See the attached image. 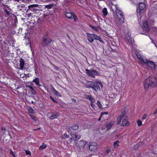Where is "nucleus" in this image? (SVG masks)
<instances>
[{"label":"nucleus","instance_id":"obj_4","mask_svg":"<svg viewBox=\"0 0 157 157\" xmlns=\"http://www.w3.org/2000/svg\"><path fill=\"white\" fill-rule=\"evenodd\" d=\"M86 75L89 77L95 78V75H99L98 72L94 69L89 70L86 69L85 70Z\"/></svg>","mask_w":157,"mask_h":157},{"label":"nucleus","instance_id":"obj_18","mask_svg":"<svg viewBox=\"0 0 157 157\" xmlns=\"http://www.w3.org/2000/svg\"><path fill=\"white\" fill-rule=\"evenodd\" d=\"M86 143L83 140H81L78 143V145L79 148L83 147L86 144Z\"/></svg>","mask_w":157,"mask_h":157},{"label":"nucleus","instance_id":"obj_25","mask_svg":"<svg viewBox=\"0 0 157 157\" xmlns=\"http://www.w3.org/2000/svg\"><path fill=\"white\" fill-rule=\"evenodd\" d=\"M108 112H104L103 113H101V117H102V116H104L105 115L106 116V118H105V120H107L109 117V115H108Z\"/></svg>","mask_w":157,"mask_h":157},{"label":"nucleus","instance_id":"obj_63","mask_svg":"<svg viewBox=\"0 0 157 157\" xmlns=\"http://www.w3.org/2000/svg\"><path fill=\"white\" fill-rule=\"evenodd\" d=\"M40 128H38L37 129H33V130L36 131V130H39V129H40Z\"/></svg>","mask_w":157,"mask_h":157},{"label":"nucleus","instance_id":"obj_10","mask_svg":"<svg viewBox=\"0 0 157 157\" xmlns=\"http://www.w3.org/2000/svg\"><path fill=\"white\" fill-rule=\"evenodd\" d=\"M33 85L34 84L32 82L29 83L26 85V87L31 90L32 94L35 95L36 94V92L34 89Z\"/></svg>","mask_w":157,"mask_h":157},{"label":"nucleus","instance_id":"obj_1","mask_svg":"<svg viewBox=\"0 0 157 157\" xmlns=\"http://www.w3.org/2000/svg\"><path fill=\"white\" fill-rule=\"evenodd\" d=\"M85 85L87 87L92 88L96 91H100V86L101 88L103 86L102 83L98 81L95 82L88 81L86 82Z\"/></svg>","mask_w":157,"mask_h":157},{"label":"nucleus","instance_id":"obj_60","mask_svg":"<svg viewBox=\"0 0 157 157\" xmlns=\"http://www.w3.org/2000/svg\"><path fill=\"white\" fill-rule=\"evenodd\" d=\"M102 117H103V118L105 120V118H106V116L105 115L104 116H102Z\"/></svg>","mask_w":157,"mask_h":157},{"label":"nucleus","instance_id":"obj_61","mask_svg":"<svg viewBox=\"0 0 157 157\" xmlns=\"http://www.w3.org/2000/svg\"><path fill=\"white\" fill-rule=\"evenodd\" d=\"M30 116L31 117V118H32V119H33V120H34V119H35V117H33V116L32 117V116H31V115H30Z\"/></svg>","mask_w":157,"mask_h":157},{"label":"nucleus","instance_id":"obj_9","mask_svg":"<svg viewBox=\"0 0 157 157\" xmlns=\"http://www.w3.org/2000/svg\"><path fill=\"white\" fill-rule=\"evenodd\" d=\"M142 28L144 32L148 33L149 31V27L147 21L143 23L142 25Z\"/></svg>","mask_w":157,"mask_h":157},{"label":"nucleus","instance_id":"obj_21","mask_svg":"<svg viewBox=\"0 0 157 157\" xmlns=\"http://www.w3.org/2000/svg\"><path fill=\"white\" fill-rule=\"evenodd\" d=\"M19 62L20 68L21 70H23L24 66V59L22 58H21L20 59Z\"/></svg>","mask_w":157,"mask_h":157},{"label":"nucleus","instance_id":"obj_58","mask_svg":"<svg viewBox=\"0 0 157 157\" xmlns=\"http://www.w3.org/2000/svg\"><path fill=\"white\" fill-rule=\"evenodd\" d=\"M89 26L90 27H91L93 29H94V26L91 25H90Z\"/></svg>","mask_w":157,"mask_h":157},{"label":"nucleus","instance_id":"obj_57","mask_svg":"<svg viewBox=\"0 0 157 157\" xmlns=\"http://www.w3.org/2000/svg\"><path fill=\"white\" fill-rule=\"evenodd\" d=\"M90 101H91V103H93L94 101V99H89Z\"/></svg>","mask_w":157,"mask_h":157},{"label":"nucleus","instance_id":"obj_35","mask_svg":"<svg viewBox=\"0 0 157 157\" xmlns=\"http://www.w3.org/2000/svg\"><path fill=\"white\" fill-rule=\"evenodd\" d=\"M119 143V141L118 140L116 141L113 144V145L114 147L116 146H117L118 145V144Z\"/></svg>","mask_w":157,"mask_h":157},{"label":"nucleus","instance_id":"obj_28","mask_svg":"<svg viewBox=\"0 0 157 157\" xmlns=\"http://www.w3.org/2000/svg\"><path fill=\"white\" fill-rule=\"evenodd\" d=\"M139 59L142 61L144 63H148L147 60L146 59H144L142 56H141L140 58H139Z\"/></svg>","mask_w":157,"mask_h":157},{"label":"nucleus","instance_id":"obj_41","mask_svg":"<svg viewBox=\"0 0 157 157\" xmlns=\"http://www.w3.org/2000/svg\"><path fill=\"white\" fill-rule=\"evenodd\" d=\"M72 138H70L67 141V143L68 144H71L72 142Z\"/></svg>","mask_w":157,"mask_h":157},{"label":"nucleus","instance_id":"obj_64","mask_svg":"<svg viewBox=\"0 0 157 157\" xmlns=\"http://www.w3.org/2000/svg\"><path fill=\"white\" fill-rule=\"evenodd\" d=\"M6 132L5 131H3L2 132V133H3V134H4L5 133H6Z\"/></svg>","mask_w":157,"mask_h":157},{"label":"nucleus","instance_id":"obj_15","mask_svg":"<svg viewBox=\"0 0 157 157\" xmlns=\"http://www.w3.org/2000/svg\"><path fill=\"white\" fill-rule=\"evenodd\" d=\"M148 63H145L146 64H147L148 66L151 68V69H154L156 67L155 65L154 62H152L151 61H149L147 60Z\"/></svg>","mask_w":157,"mask_h":157},{"label":"nucleus","instance_id":"obj_31","mask_svg":"<svg viewBox=\"0 0 157 157\" xmlns=\"http://www.w3.org/2000/svg\"><path fill=\"white\" fill-rule=\"evenodd\" d=\"M122 118L118 116L117 118V124H119Z\"/></svg>","mask_w":157,"mask_h":157},{"label":"nucleus","instance_id":"obj_49","mask_svg":"<svg viewBox=\"0 0 157 157\" xmlns=\"http://www.w3.org/2000/svg\"><path fill=\"white\" fill-rule=\"evenodd\" d=\"M147 117V115L146 114H144L142 117V120H144Z\"/></svg>","mask_w":157,"mask_h":157},{"label":"nucleus","instance_id":"obj_55","mask_svg":"<svg viewBox=\"0 0 157 157\" xmlns=\"http://www.w3.org/2000/svg\"><path fill=\"white\" fill-rule=\"evenodd\" d=\"M157 113V108L155 109V111L153 113V114L154 115L156 114Z\"/></svg>","mask_w":157,"mask_h":157},{"label":"nucleus","instance_id":"obj_27","mask_svg":"<svg viewBox=\"0 0 157 157\" xmlns=\"http://www.w3.org/2000/svg\"><path fill=\"white\" fill-rule=\"evenodd\" d=\"M102 12L104 16H106L108 14V11L107 8L105 7L102 10Z\"/></svg>","mask_w":157,"mask_h":157},{"label":"nucleus","instance_id":"obj_39","mask_svg":"<svg viewBox=\"0 0 157 157\" xmlns=\"http://www.w3.org/2000/svg\"><path fill=\"white\" fill-rule=\"evenodd\" d=\"M137 122L139 126H140L142 124V121L140 120H138Z\"/></svg>","mask_w":157,"mask_h":157},{"label":"nucleus","instance_id":"obj_6","mask_svg":"<svg viewBox=\"0 0 157 157\" xmlns=\"http://www.w3.org/2000/svg\"><path fill=\"white\" fill-rule=\"evenodd\" d=\"M98 147L97 144L95 142H93L90 143L89 145V149L91 151H96L97 150Z\"/></svg>","mask_w":157,"mask_h":157},{"label":"nucleus","instance_id":"obj_7","mask_svg":"<svg viewBox=\"0 0 157 157\" xmlns=\"http://www.w3.org/2000/svg\"><path fill=\"white\" fill-rule=\"evenodd\" d=\"M42 39V41L41 43V44L43 47L48 46L49 44L51 42V40L49 38L43 37Z\"/></svg>","mask_w":157,"mask_h":157},{"label":"nucleus","instance_id":"obj_56","mask_svg":"<svg viewBox=\"0 0 157 157\" xmlns=\"http://www.w3.org/2000/svg\"><path fill=\"white\" fill-rule=\"evenodd\" d=\"M127 40H128V39H131V35H128V37H127Z\"/></svg>","mask_w":157,"mask_h":157},{"label":"nucleus","instance_id":"obj_12","mask_svg":"<svg viewBox=\"0 0 157 157\" xmlns=\"http://www.w3.org/2000/svg\"><path fill=\"white\" fill-rule=\"evenodd\" d=\"M146 7L145 4L143 3H140L139 5V9H137V13H139L140 14L141 11L143 10Z\"/></svg>","mask_w":157,"mask_h":157},{"label":"nucleus","instance_id":"obj_42","mask_svg":"<svg viewBox=\"0 0 157 157\" xmlns=\"http://www.w3.org/2000/svg\"><path fill=\"white\" fill-rule=\"evenodd\" d=\"M25 152L27 155H31V153L29 150H26L25 151Z\"/></svg>","mask_w":157,"mask_h":157},{"label":"nucleus","instance_id":"obj_13","mask_svg":"<svg viewBox=\"0 0 157 157\" xmlns=\"http://www.w3.org/2000/svg\"><path fill=\"white\" fill-rule=\"evenodd\" d=\"M71 135V136L73 138L75 142L79 140L80 138V136H77L73 132H71V133H69Z\"/></svg>","mask_w":157,"mask_h":157},{"label":"nucleus","instance_id":"obj_38","mask_svg":"<svg viewBox=\"0 0 157 157\" xmlns=\"http://www.w3.org/2000/svg\"><path fill=\"white\" fill-rule=\"evenodd\" d=\"M69 137V136L66 133H64V134L63 135V138H68Z\"/></svg>","mask_w":157,"mask_h":157},{"label":"nucleus","instance_id":"obj_40","mask_svg":"<svg viewBox=\"0 0 157 157\" xmlns=\"http://www.w3.org/2000/svg\"><path fill=\"white\" fill-rule=\"evenodd\" d=\"M111 45L112 46H116V43L115 42H111V44H109V47Z\"/></svg>","mask_w":157,"mask_h":157},{"label":"nucleus","instance_id":"obj_52","mask_svg":"<svg viewBox=\"0 0 157 157\" xmlns=\"http://www.w3.org/2000/svg\"><path fill=\"white\" fill-rule=\"evenodd\" d=\"M94 29V30L95 31L97 32H98V29L97 28V27H96L95 26L94 27V29Z\"/></svg>","mask_w":157,"mask_h":157},{"label":"nucleus","instance_id":"obj_47","mask_svg":"<svg viewBox=\"0 0 157 157\" xmlns=\"http://www.w3.org/2000/svg\"><path fill=\"white\" fill-rule=\"evenodd\" d=\"M52 6L51 5H47L46 6V7L48 8V9H51L52 8Z\"/></svg>","mask_w":157,"mask_h":157},{"label":"nucleus","instance_id":"obj_5","mask_svg":"<svg viewBox=\"0 0 157 157\" xmlns=\"http://www.w3.org/2000/svg\"><path fill=\"white\" fill-rule=\"evenodd\" d=\"M116 12L117 18L119 22L122 23H124V18L122 12L118 8L116 9Z\"/></svg>","mask_w":157,"mask_h":157},{"label":"nucleus","instance_id":"obj_54","mask_svg":"<svg viewBox=\"0 0 157 157\" xmlns=\"http://www.w3.org/2000/svg\"><path fill=\"white\" fill-rule=\"evenodd\" d=\"M90 105L93 108H94L95 106L94 104H93V103H90Z\"/></svg>","mask_w":157,"mask_h":157},{"label":"nucleus","instance_id":"obj_45","mask_svg":"<svg viewBox=\"0 0 157 157\" xmlns=\"http://www.w3.org/2000/svg\"><path fill=\"white\" fill-rule=\"evenodd\" d=\"M53 67L54 68V69H56V70H59V67L56 66L55 65H53Z\"/></svg>","mask_w":157,"mask_h":157},{"label":"nucleus","instance_id":"obj_23","mask_svg":"<svg viewBox=\"0 0 157 157\" xmlns=\"http://www.w3.org/2000/svg\"><path fill=\"white\" fill-rule=\"evenodd\" d=\"M116 46H113L112 47L111 45H110V47L109 48V50L110 52H117V50L116 49Z\"/></svg>","mask_w":157,"mask_h":157},{"label":"nucleus","instance_id":"obj_51","mask_svg":"<svg viewBox=\"0 0 157 157\" xmlns=\"http://www.w3.org/2000/svg\"><path fill=\"white\" fill-rule=\"evenodd\" d=\"M154 70L156 74H157V64L156 65V67L154 69Z\"/></svg>","mask_w":157,"mask_h":157},{"label":"nucleus","instance_id":"obj_34","mask_svg":"<svg viewBox=\"0 0 157 157\" xmlns=\"http://www.w3.org/2000/svg\"><path fill=\"white\" fill-rule=\"evenodd\" d=\"M97 105H98V107L100 109L103 108L102 106L101 105L100 101H97Z\"/></svg>","mask_w":157,"mask_h":157},{"label":"nucleus","instance_id":"obj_32","mask_svg":"<svg viewBox=\"0 0 157 157\" xmlns=\"http://www.w3.org/2000/svg\"><path fill=\"white\" fill-rule=\"evenodd\" d=\"M72 19L74 20V21L75 22L77 21V20L78 19V18L76 15L73 13V15L72 16Z\"/></svg>","mask_w":157,"mask_h":157},{"label":"nucleus","instance_id":"obj_16","mask_svg":"<svg viewBox=\"0 0 157 157\" xmlns=\"http://www.w3.org/2000/svg\"><path fill=\"white\" fill-rule=\"evenodd\" d=\"M127 118L126 116H125L124 118L122 121V124H121V125L123 126H127L129 124V122L127 121Z\"/></svg>","mask_w":157,"mask_h":157},{"label":"nucleus","instance_id":"obj_37","mask_svg":"<svg viewBox=\"0 0 157 157\" xmlns=\"http://www.w3.org/2000/svg\"><path fill=\"white\" fill-rule=\"evenodd\" d=\"M5 11L8 16H10V13L9 11H8L7 10H5Z\"/></svg>","mask_w":157,"mask_h":157},{"label":"nucleus","instance_id":"obj_62","mask_svg":"<svg viewBox=\"0 0 157 157\" xmlns=\"http://www.w3.org/2000/svg\"><path fill=\"white\" fill-rule=\"evenodd\" d=\"M72 100L73 102H75L76 101V100L75 99H72Z\"/></svg>","mask_w":157,"mask_h":157},{"label":"nucleus","instance_id":"obj_3","mask_svg":"<svg viewBox=\"0 0 157 157\" xmlns=\"http://www.w3.org/2000/svg\"><path fill=\"white\" fill-rule=\"evenodd\" d=\"M154 82L149 78H147L144 82L143 85L145 90H147L149 88L152 86L154 84Z\"/></svg>","mask_w":157,"mask_h":157},{"label":"nucleus","instance_id":"obj_20","mask_svg":"<svg viewBox=\"0 0 157 157\" xmlns=\"http://www.w3.org/2000/svg\"><path fill=\"white\" fill-rule=\"evenodd\" d=\"M73 13H74L73 12L69 13L66 12L65 14V16L68 19H72V16L73 15Z\"/></svg>","mask_w":157,"mask_h":157},{"label":"nucleus","instance_id":"obj_11","mask_svg":"<svg viewBox=\"0 0 157 157\" xmlns=\"http://www.w3.org/2000/svg\"><path fill=\"white\" fill-rule=\"evenodd\" d=\"M78 124H76L72 126L68 127L67 128V130L69 133H71V132H73L72 130H76L78 129Z\"/></svg>","mask_w":157,"mask_h":157},{"label":"nucleus","instance_id":"obj_50","mask_svg":"<svg viewBox=\"0 0 157 157\" xmlns=\"http://www.w3.org/2000/svg\"><path fill=\"white\" fill-rule=\"evenodd\" d=\"M53 101L56 102V103H58V101L57 100V99H51Z\"/></svg>","mask_w":157,"mask_h":157},{"label":"nucleus","instance_id":"obj_8","mask_svg":"<svg viewBox=\"0 0 157 157\" xmlns=\"http://www.w3.org/2000/svg\"><path fill=\"white\" fill-rule=\"evenodd\" d=\"M50 86L51 88L50 89L51 90L55 95L59 97H62V95L61 94L55 89L52 85L50 84Z\"/></svg>","mask_w":157,"mask_h":157},{"label":"nucleus","instance_id":"obj_44","mask_svg":"<svg viewBox=\"0 0 157 157\" xmlns=\"http://www.w3.org/2000/svg\"><path fill=\"white\" fill-rule=\"evenodd\" d=\"M128 41L129 43H130L132 44H133V41L132 40V39H128Z\"/></svg>","mask_w":157,"mask_h":157},{"label":"nucleus","instance_id":"obj_43","mask_svg":"<svg viewBox=\"0 0 157 157\" xmlns=\"http://www.w3.org/2000/svg\"><path fill=\"white\" fill-rule=\"evenodd\" d=\"M85 97L86 98H92L91 96L89 95L85 94Z\"/></svg>","mask_w":157,"mask_h":157},{"label":"nucleus","instance_id":"obj_53","mask_svg":"<svg viewBox=\"0 0 157 157\" xmlns=\"http://www.w3.org/2000/svg\"><path fill=\"white\" fill-rule=\"evenodd\" d=\"M20 88H21V87H19V86H18L17 87L15 88L16 90H15V91L17 92V93H19V91L17 90L18 89Z\"/></svg>","mask_w":157,"mask_h":157},{"label":"nucleus","instance_id":"obj_24","mask_svg":"<svg viewBox=\"0 0 157 157\" xmlns=\"http://www.w3.org/2000/svg\"><path fill=\"white\" fill-rule=\"evenodd\" d=\"M58 114L57 113H52L51 114V116L50 117V119L52 120L54 119L57 118L58 116Z\"/></svg>","mask_w":157,"mask_h":157},{"label":"nucleus","instance_id":"obj_29","mask_svg":"<svg viewBox=\"0 0 157 157\" xmlns=\"http://www.w3.org/2000/svg\"><path fill=\"white\" fill-rule=\"evenodd\" d=\"M27 110L29 113H34V110L32 109V108L31 107H28L27 108Z\"/></svg>","mask_w":157,"mask_h":157},{"label":"nucleus","instance_id":"obj_19","mask_svg":"<svg viewBox=\"0 0 157 157\" xmlns=\"http://www.w3.org/2000/svg\"><path fill=\"white\" fill-rule=\"evenodd\" d=\"M33 82H34L38 86L40 87L41 86L40 83L39 79L38 78H36L33 80Z\"/></svg>","mask_w":157,"mask_h":157},{"label":"nucleus","instance_id":"obj_22","mask_svg":"<svg viewBox=\"0 0 157 157\" xmlns=\"http://www.w3.org/2000/svg\"><path fill=\"white\" fill-rule=\"evenodd\" d=\"M126 112L125 110V108H124V109H122L121 113L120 115L119 116L122 118L124 117H125V115L126 114Z\"/></svg>","mask_w":157,"mask_h":157},{"label":"nucleus","instance_id":"obj_36","mask_svg":"<svg viewBox=\"0 0 157 157\" xmlns=\"http://www.w3.org/2000/svg\"><path fill=\"white\" fill-rule=\"evenodd\" d=\"M10 153L13 156V157H16L14 152L11 149L10 150Z\"/></svg>","mask_w":157,"mask_h":157},{"label":"nucleus","instance_id":"obj_33","mask_svg":"<svg viewBox=\"0 0 157 157\" xmlns=\"http://www.w3.org/2000/svg\"><path fill=\"white\" fill-rule=\"evenodd\" d=\"M110 151H111L110 148L109 147H108L107 148L106 151L104 152L105 154L107 155V154H108L109 153V152H110Z\"/></svg>","mask_w":157,"mask_h":157},{"label":"nucleus","instance_id":"obj_14","mask_svg":"<svg viewBox=\"0 0 157 157\" xmlns=\"http://www.w3.org/2000/svg\"><path fill=\"white\" fill-rule=\"evenodd\" d=\"M71 135V136L73 138L75 142L79 140L80 138V136H77L73 132H71V133H69Z\"/></svg>","mask_w":157,"mask_h":157},{"label":"nucleus","instance_id":"obj_30","mask_svg":"<svg viewBox=\"0 0 157 157\" xmlns=\"http://www.w3.org/2000/svg\"><path fill=\"white\" fill-rule=\"evenodd\" d=\"M46 147V145L44 144H43L41 145L40 147V150H42L43 149L45 148Z\"/></svg>","mask_w":157,"mask_h":157},{"label":"nucleus","instance_id":"obj_48","mask_svg":"<svg viewBox=\"0 0 157 157\" xmlns=\"http://www.w3.org/2000/svg\"><path fill=\"white\" fill-rule=\"evenodd\" d=\"M32 13H29L27 14V16L28 17L30 18L32 16Z\"/></svg>","mask_w":157,"mask_h":157},{"label":"nucleus","instance_id":"obj_26","mask_svg":"<svg viewBox=\"0 0 157 157\" xmlns=\"http://www.w3.org/2000/svg\"><path fill=\"white\" fill-rule=\"evenodd\" d=\"M113 124V123L112 122H110L108 124H106V126L108 130H109L110 129V128L112 126Z\"/></svg>","mask_w":157,"mask_h":157},{"label":"nucleus","instance_id":"obj_2","mask_svg":"<svg viewBox=\"0 0 157 157\" xmlns=\"http://www.w3.org/2000/svg\"><path fill=\"white\" fill-rule=\"evenodd\" d=\"M87 39L89 41L92 43L94 40H98L100 42L103 41L102 39L99 36L94 34L88 33L87 35Z\"/></svg>","mask_w":157,"mask_h":157},{"label":"nucleus","instance_id":"obj_46","mask_svg":"<svg viewBox=\"0 0 157 157\" xmlns=\"http://www.w3.org/2000/svg\"><path fill=\"white\" fill-rule=\"evenodd\" d=\"M136 55L138 59L140 58L142 56L139 53H136Z\"/></svg>","mask_w":157,"mask_h":157},{"label":"nucleus","instance_id":"obj_59","mask_svg":"<svg viewBox=\"0 0 157 157\" xmlns=\"http://www.w3.org/2000/svg\"><path fill=\"white\" fill-rule=\"evenodd\" d=\"M2 130L3 131H5L6 130V128L4 127H2Z\"/></svg>","mask_w":157,"mask_h":157},{"label":"nucleus","instance_id":"obj_17","mask_svg":"<svg viewBox=\"0 0 157 157\" xmlns=\"http://www.w3.org/2000/svg\"><path fill=\"white\" fill-rule=\"evenodd\" d=\"M38 6V5L36 4H34L29 5L28 6V10H30L31 11H36V9L35 8V7H37Z\"/></svg>","mask_w":157,"mask_h":157}]
</instances>
